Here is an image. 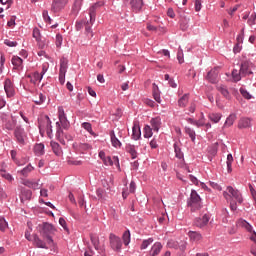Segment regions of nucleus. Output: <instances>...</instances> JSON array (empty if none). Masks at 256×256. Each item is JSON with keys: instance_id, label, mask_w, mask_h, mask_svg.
<instances>
[{"instance_id": "6", "label": "nucleus", "mask_w": 256, "mask_h": 256, "mask_svg": "<svg viewBox=\"0 0 256 256\" xmlns=\"http://www.w3.org/2000/svg\"><path fill=\"white\" fill-rule=\"evenodd\" d=\"M14 136L19 145H25V140L27 139V133H25V129H23L21 126H16L14 129Z\"/></svg>"}, {"instance_id": "31", "label": "nucleus", "mask_w": 256, "mask_h": 256, "mask_svg": "<svg viewBox=\"0 0 256 256\" xmlns=\"http://www.w3.org/2000/svg\"><path fill=\"white\" fill-rule=\"evenodd\" d=\"M221 113H210L208 115V119H210V121H212V123H219V121H221Z\"/></svg>"}, {"instance_id": "41", "label": "nucleus", "mask_w": 256, "mask_h": 256, "mask_svg": "<svg viewBox=\"0 0 256 256\" xmlns=\"http://www.w3.org/2000/svg\"><path fill=\"white\" fill-rule=\"evenodd\" d=\"M123 241L124 245H129V243L131 242V232H129V230H126L123 233Z\"/></svg>"}, {"instance_id": "19", "label": "nucleus", "mask_w": 256, "mask_h": 256, "mask_svg": "<svg viewBox=\"0 0 256 256\" xmlns=\"http://www.w3.org/2000/svg\"><path fill=\"white\" fill-rule=\"evenodd\" d=\"M217 91H219V93H221L225 99H231V92H229L227 86L220 84L217 86Z\"/></svg>"}, {"instance_id": "37", "label": "nucleus", "mask_w": 256, "mask_h": 256, "mask_svg": "<svg viewBox=\"0 0 256 256\" xmlns=\"http://www.w3.org/2000/svg\"><path fill=\"white\" fill-rule=\"evenodd\" d=\"M185 133L188 135L193 143H195V130L191 129L190 127L185 128Z\"/></svg>"}, {"instance_id": "7", "label": "nucleus", "mask_w": 256, "mask_h": 256, "mask_svg": "<svg viewBox=\"0 0 256 256\" xmlns=\"http://www.w3.org/2000/svg\"><path fill=\"white\" fill-rule=\"evenodd\" d=\"M253 71H255V65L252 62L245 61L241 64L240 74L242 77L253 75Z\"/></svg>"}, {"instance_id": "12", "label": "nucleus", "mask_w": 256, "mask_h": 256, "mask_svg": "<svg viewBox=\"0 0 256 256\" xmlns=\"http://www.w3.org/2000/svg\"><path fill=\"white\" fill-rule=\"evenodd\" d=\"M58 117L63 129H68L69 120H67V116H65V110H63V107L58 108Z\"/></svg>"}, {"instance_id": "35", "label": "nucleus", "mask_w": 256, "mask_h": 256, "mask_svg": "<svg viewBox=\"0 0 256 256\" xmlns=\"http://www.w3.org/2000/svg\"><path fill=\"white\" fill-rule=\"evenodd\" d=\"M67 65H68L67 59L62 58L60 60V71H59V73H67Z\"/></svg>"}, {"instance_id": "11", "label": "nucleus", "mask_w": 256, "mask_h": 256, "mask_svg": "<svg viewBox=\"0 0 256 256\" xmlns=\"http://www.w3.org/2000/svg\"><path fill=\"white\" fill-rule=\"evenodd\" d=\"M67 3H69V0H53L51 11H53V13H59V11H61V9H63Z\"/></svg>"}, {"instance_id": "55", "label": "nucleus", "mask_w": 256, "mask_h": 256, "mask_svg": "<svg viewBox=\"0 0 256 256\" xmlns=\"http://www.w3.org/2000/svg\"><path fill=\"white\" fill-rule=\"evenodd\" d=\"M240 93L245 99H251V94L245 88H240Z\"/></svg>"}, {"instance_id": "28", "label": "nucleus", "mask_w": 256, "mask_h": 256, "mask_svg": "<svg viewBox=\"0 0 256 256\" xmlns=\"http://www.w3.org/2000/svg\"><path fill=\"white\" fill-rule=\"evenodd\" d=\"M110 139H111L112 145L115 148L121 147V141H119V139H117V136H115V131H113V130L110 132Z\"/></svg>"}, {"instance_id": "17", "label": "nucleus", "mask_w": 256, "mask_h": 256, "mask_svg": "<svg viewBox=\"0 0 256 256\" xmlns=\"http://www.w3.org/2000/svg\"><path fill=\"white\" fill-rule=\"evenodd\" d=\"M236 225L237 227H242V229H246L248 233H253V226H251V224H249V222H247L246 220L239 219L236 222Z\"/></svg>"}, {"instance_id": "26", "label": "nucleus", "mask_w": 256, "mask_h": 256, "mask_svg": "<svg viewBox=\"0 0 256 256\" xmlns=\"http://www.w3.org/2000/svg\"><path fill=\"white\" fill-rule=\"evenodd\" d=\"M34 153L36 155H38V157H40L41 155H44L45 154V145H43L42 143L36 144L34 146Z\"/></svg>"}, {"instance_id": "8", "label": "nucleus", "mask_w": 256, "mask_h": 256, "mask_svg": "<svg viewBox=\"0 0 256 256\" xmlns=\"http://www.w3.org/2000/svg\"><path fill=\"white\" fill-rule=\"evenodd\" d=\"M109 241H110L111 249H113L114 251H119L121 249V247H123L121 238H119V236H117L113 233H111L109 235Z\"/></svg>"}, {"instance_id": "56", "label": "nucleus", "mask_w": 256, "mask_h": 256, "mask_svg": "<svg viewBox=\"0 0 256 256\" xmlns=\"http://www.w3.org/2000/svg\"><path fill=\"white\" fill-rule=\"evenodd\" d=\"M56 127H58L56 136L58 137V139H61V137H63V130H61V125L59 124V122L56 123Z\"/></svg>"}, {"instance_id": "50", "label": "nucleus", "mask_w": 256, "mask_h": 256, "mask_svg": "<svg viewBox=\"0 0 256 256\" xmlns=\"http://www.w3.org/2000/svg\"><path fill=\"white\" fill-rule=\"evenodd\" d=\"M1 177L6 179L7 181H13V176H11V174H9L3 170H1Z\"/></svg>"}, {"instance_id": "59", "label": "nucleus", "mask_w": 256, "mask_h": 256, "mask_svg": "<svg viewBox=\"0 0 256 256\" xmlns=\"http://www.w3.org/2000/svg\"><path fill=\"white\" fill-rule=\"evenodd\" d=\"M256 21V13H252L250 18L248 19V25H255Z\"/></svg>"}, {"instance_id": "16", "label": "nucleus", "mask_w": 256, "mask_h": 256, "mask_svg": "<svg viewBox=\"0 0 256 256\" xmlns=\"http://www.w3.org/2000/svg\"><path fill=\"white\" fill-rule=\"evenodd\" d=\"M27 77L28 79H30V83H32L33 85L41 83V79H43V75H41L39 72L29 74Z\"/></svg>"}, {"instance_id": "3", "label": "nucleus", "mask_w": 256, "mask_h": 256, "mask_svg": "<svg viewBox=\"0 0 256 256\" xmlns=\"http://www.w3.org/2000/svg\"><path fill=\"white\" fill-rule=\"evenodd\" d=\"M188 207L192 213H197V211H201L203 208V204L201 203V197L197 194V191L192 190L190 194V199L188 200Z\"/></svg>"}, {"instance_id": "10", "label": "nucleus", "mask_w": 256, "mask_h": 256, "mask_svg": "<svg viewBox=\"0 0 256 256\" xmlns=\"http://www.w3.org/2000/svg\"><path fill=\"white\" fill-rule=\"evenodd\" d=\"M210 219L211 217H209L208 214H204L203 216L194 219V225L199 229H203V227H207Z\"/></svg>"}, {"instance_id": "58", "label": "nucleus", "mask_w": 256, "mask_h": 256, "mask_svg": "<svg viewBox=\"0 0 256 256\" xmlns=\"http://www.w3.org/2000/svg\"><path fill=\"white\" fill-rule=\"evenodd\" d=\"M177 59L179 61V63H184L183 60V49L179 48L178 53H177Z\"/></svg>"}, {"instance_id": "39", "label": "nucleus", "mask_w": 256, "mask_h": 256, "mask_svg": "<svg viewBox=\"0 0 256 256\" xmlns=\"http://www.w3.org/2000/svg\"><path fill=\"white\" fill-rule=\"evenodd\" d=\"M36 41L39 49H45V47L49 45V41H47V38H40L39 40H36Z\"/></svg>"}, {"instance_id": "61", "label": "nucleus", "mask_w": 256, "mask_h": 256, "mask_svg": "<svg viewBox=\"0 0 256 256\" xmlns=\"http://www.w3.org/2000/svg\"><path fill=\"white\" fill-rule=\"evenodd\" d=\"M153 97L157 103H161V96L159 95V92L154 89Z\"/></svg>"}, {"instance_id": "25", "label": "nucleus", "mask_w": 256, "mask_h": 256, "mask_svg": "<svg viewBox=\"0 0 256 256\" xmlns=\"http://www.w3.org/2000/svg\"><path fill=\"white\" fill-rule=\"evenodd\" d=\"M188 103H189V94H184L178 100V106L182 108L187 107Z\"/></svg>"}, {"instance_id": "4", "label": "nucleus", "mask_w": 256, "mask_h": 256, "mask_svg": "<svg viewBox=\"0 0 256 256\" xmlns=\"http://www.w3.org/2000/svg\"><path fill=\"white\" fill-rule=\"evenodd\" d=\"M104 5H105V3H103V2H97L92 7H90V9H89L90 21L86 22V26H85L86 33H91V25H93V23H95L97 9H99V7H103Z\"/></svg>"}, {"instance_id": "42", "label": "nucleus", "mask_w": 256, "mask_h": 256, "mask_svg": "<svg viewBox=\"0 0 256 256\" xmlns=\"http://www.w3.org/2000/svg\"><path fill=\"white\" fill-rule=\"evenodd\" d=\"M10 153L13 161L16 163V165H18V167H21V165L25 164V162L21 163L19 160H17V151L12 150Z\"/></svg>"}, {"instance_id": "27", "label": "nucleus", "mask_w": 256, "mask_h": 256, "mask_svg": "<svg viewBox=\"0 0 256 256\" xmlns=\"http://www.w3.org/2000/svg\"><path fill=\"white\" fill-rule=\"evenodd\" d=\"M235 121H237V115L230 114L224 123V127H231L233 125V123H235Z\"/></svg>"}, {"instance_id": "53", "label": "nucleus", "mask_w": 256, "mask_h": 256, "mask_svg": "<svg viewBox=\"0 0 256 256\" xmlns=\"http://www.w3.org/2000/svg\"><path fill=\"white\" fill-rule=\"evenodd\" d=\"M243 37H245L244 30L236 38L238 45H243Z\"/></svg>"}, {"instance_id": "57", "label": "nucleus", "mask_w": 256, "mask_h": 256, "mask_svg": "<svg viewBox=\"0 0 256 256\" xmlns=\"http://www.w3.org/2000/svg\"><path fill=\"white\" fill-rule=\"evenodd\" d=\"M4 44L8 47H17V41H11L9 39L4 40Z\"/></svg>"}, {"instance_id": "21", "label": "nucleus", "mask_w": 256, "mask_h": 256, "mask_svg": "<svg viewBox=\"0 0 256 256\" xmlns=\"http://www.w3.org/2000/svg\"><path fill=\"white\" fill-rule=\"evenodd\" d=\"M150 123L153 131H156V133L159 132V129H161V118L160 117L152 118Z\"/></svg>"}, {"instance_id": "49", "label": "nucleus", "mask_w": 256, "mask_h": 256, "mask_svg": "<svg viewBox=\"0 0 256 256\" xmlns=\"http://www.w3.org/2000/svg\"><path fill=\"white\" fill-rule=\"evenodd\" d=\"M180 27L182 31H187L189 27V20H187L186 18L184 20H181Z\"/></svg>"}, {"instance_id": "1", "label": "nucleus", "mask_w": 256, "mask_h": 256, "mask_svg": "<svg viewBox=\"0 0 256 256\" xmlns=\"http://www.w3.org/2000/svg\"><path fill=\"white\" fill-rule=\"evenodd\" d=\"M223 195L226 201L230 203L231 211H237V203H243V196L241 195V192H239V190H235L232 186H228ZM233 199H235L237 203L233 202Z\"/></svg>"}, {"instance_id": "15", "label": "nucleus", "mask_w": 256, "mask_h": 256, "mask_svg": "<svg viewBox=\"0 0 256 256\" xmlns=\"http://www.w3.org/2000/svg\"><path fill=\"white\" fill-rule=\"evenodd\" d=\"M217 77H219V70L217 68H214L208 72L206 79L210 83H216Z\"/></svg>"}, {"instance_id": "60", "label": "nucleus", "mask_w": 256, "mask_h": 256, "mask_svg": "<svg viewBox=\"0 0 256 256\" xmlns=\"http://www.w3.org/2000/svg\"><path fill=\"white\" fill-rule=\"evenodd\" d=\"M79 147H80V151H89V149H91V145L87 143H82L79 145Z\"/></svg>"}, {"instance_id": "43", "label": "nucleus", "mask_w": 256, "mask_h": 256, "mask_svg": "<svg viewBox=\"0 0 256 256\" xmlns=\"http://www.w3.org/2000/svg\"><path fill=\"white\" fill-rule=\"evenodd\" d=\"M9 227V224L5 220V218L0 217V231H5Z\"/></svg>"}, {"instance_id": "40", "label": "nucleus", "mask_w": 256, "mask_h": 256, "mask_svg": "<svg viewBox=\"0 0 256 256\" xmlns=\"http://www.w3.org/2000/svg\"><path fill=\"white\" fill-rule=\"evenodd\" d=\"M90 239H91V243L94 246V249H96V251H98L99 249V237L95 236V235H90Z\"/></svg>"}, {"instance_id": "2", "label": "nucleus", "mask_w": 256, "mask_h": 256, "mask_svg": "<svg viewBox=\"0 0 256 256\" xmlns=\"http://www.w3.org/2000/svg\"><path fill=\"white\" fill-rule=\"evenodd\" d=\"M38 231L41 237H43V239L47 241V244L50 245V247H52V245H55V243L53 242V235H55V232L57 231V229H55V226L45 222L38 226Z\"/></svg>"}, {"instance_id": "63", "label": "nucleus", "mask_w": 256, "mask_h": 256, "mask_svg": "<svg viewBox=\"0 0 256 256\" xmlns=\"http://www.w3.org/2000/svg\"><path fill=\"white\" fill-rule=\"evenodd\" d=\"M65 73L66 72H59V82L61 83V85L65 84Z\"/></svg>"}, {"instance_id": "34", "label": "nucleus", "mask_w": 256, "mask_h": 256, "mask_svg": "<svg viewBox=\"0 0 256 256\" xmlns=\"http://www.w3.org/2000/svg\"><path fill=\"white\" fill-rule=\"evenodd\" d=\"M23 185L26 187H29L30 189H38L39 188V183L31 181V180H24Z\"/></svg>"}, {"instance_id": "45", "label": "nucleus", "mask_w": 256, "mask_h": 256, "mask_svg": "<svg viewBox=\"0 0 256 256\" xmlns=\"http://www.w3.org/2000/svg\"><path fill=\"white\" fill-rule=\"evenodd\" d=\"M174 151H175V155L178 159H183V152L181 151V148H179V146H177V144H174Z\"/></svg>"}, {"instance_id": "36", "label": "nucleus", "mask_w": 256, "mask_h": 256, "mask_svg": "<svg viewBox=\"0 0 256 256\" xmlns=\"http://www.w3.org/2000/svg\"><path fill=\"white\" fill-rule=\"evenodd\" d=\"M144 137L146 139H149V138L153 137V128H151V126L146 125L144 127Z\"/></svg>"}, {"instance_id": "44", "label": "nucleus", "mask_w": 256, "mask_h": 256, "mask_svg": "<svg viewBox=\"0 0 256 256\" xmlns=\"http://www.w3.org/2000/svg\"><path fill=\"white\" fill-rule=\"evenodd\" d=\"M241 77H243V75H241V72L235 69L232 71V78L234 79V81H241Z\"/></svg>"}, {"instance_id": "51", "label": "nucleus", "mask_w": 256, "mask_h": 256, "mask_svg": "<svg viewBox=\"0 0 256 256\" xmlns=\"http://www.w3.org/2000/svg\"><path fill=\"white\" fill-rule=\"evenodd\" d=\"M24 199L29 200L31 199V190L24 191L22 196H21V201Z\"/></svg>"}, {"instance_id": "23", "label": "nucleus", "mask_w": 256, "mask_h": 256, "mask_svg": "<svg viewBox=\"0 0 256 256\" xmlns=\"http://www.w3.org/2000/svg\"><path fill=\"white\" fill-rule=\"evenodd\" d=\"M132 137L135 141L141 139V128L138 124H134L132 128Z\"/></svg>"}, {"instance_id": "52", "label": "nucleus", "mask_w": 256, "mask_h": 256, "mask_svg": "<svg viewBox=\"0 0 256 256\" xmlns=\"http://www.w3.org/2000/svg\"><path fill=\"white\" fill-rule=\"evenodd\" d=\"M63 45V36L61 34L56 35V47H61Z\"/></svg>"}, {"instance_id": "33", "label": "nucleus", "mask_w": 256, "mask_h": 256, "mask_svg": "<svg viewBox=\"0 0 256 256\" xmlns=\"http://www.w3.org/2000/svg\"><path fill=\"white\" fill-rule=\"evenodd\" d=\"M33 166H31V164L27 165L24 169L18 171V173H20V175H23V177H28L29 173H31V171H33Z\"/></svg>"}, {"instance_id": "9", "label": "nucleus", "mask_w": 256, "mask_h": 256, "mask_svg": "<svg viewBox=\"0 0 256 256\" xmlns=\"http://www.w3.org/2000/svg\"><path fill=\"white\" fill-rule=\"evenodd\" d=\"M4 91L8 98L15 97V85L9 78L4 81Z\"/></svg>"}, {"instance_id": "30", "label": "nucleus", "mask_w": 256, "mask_h": 256, "mask_svg": "<svg viewBox=\"0 0 256 256\" xmlns=\"http://www.w3.org/2000/svg\"><path fill=\"white\" fill-rule=\"evenodd\" d=\"M12 65L15 69H19L23 65V59H21L19 56H13Z\"/></svg>"}, {"instance_id": "64", "label": "nucleus", "mask_w": 256, "mask_h": 256, "mask_svg": "<svg viewBox=\"0 0 256 256\" xmlns=\"http://www.w3.org/2000/svg\"><path fill=\"white\" fill-rule=\"evenodd\" d=\"M15 19H16L15 16H12V17L10 18V20H9L8 23H7L8 27H15Z\"/></svg>"}, {"instance_id": "22", "label": "nucleus", "mask_w": 256, "mask_h": 256, "mask_svg": "<svg viewBox=\"0 0 256 256\" xmlns=\"http://www.w3.org/2000/svg\"><path fill=\"white\" fill-rule=\"evenodd\" d=\"M53 153L57 155V157H61L63 155V150L61 149V146L57 142H51L50 143Z\"/></svg>"}, {"instance_id": "54", "label": "nucleus", "mask_w": 256, "mask_h": 256, "mask_svg": "<svg viewBox=\"0 0 256 256\" xmlns=\"http://www.w3.org/2000/svg\"><path fill=\"white\" fill-rule=\"evenodd\" d=\"M208 153H210V155H217V144L210 146L208 148Z\"/></svg>"}, {"instance_id": "14", "label": "nucleus", "mask_w": 256, "mask_h": 256, "mask_svg": "<svg viewBox=\"0 0 256 256\" xmlns=\"http://www.w3.org/2000/svg\"><path fill=\"white\" fill-rule=\"evenodd\" d=\"M33 245H34V247H37L38 249H49V247H47V245H48L47 240H46V242L43 241L36 234L33 236Z\"/></svg>"}, {"instance_id": "29", "label": "nucleus", "mask_w": 256, "mask_h": 256, "mask_svg": "<svg viewBox=\"0 0 256 256\" xmlns=\"http://www.w3.org/2000/svg\"><path fill=\"white\" fill-rule=\"evenodd\" d=\"M126 151L132 157V159H137V150H135V145L128 144L126 146Z\"/></svg>"}, {"instance_id": "48", "label": "nucleus", "mask_w": 256, "mask_h": 256, "mask_svg": "<svg viewBox=\"0 0 256 256\" xmlns=\"http://www.w3.org/2000/svg\"><path fill=\"white\" fill-rule=\"evenodd\" d=\"M82 127H83V129H85L86 131H88V133H90L91 135H93V128L91 127V123L84 122V123H82Z\"/></svg>"}, {"instance_id": "13", "label": "nucleus", "mask_w": 256, "mask_h": 256, "mask_svg": "<svg viewBox=\"0 0 256 256\" xmlns=\"http://www.w3.org/2000/svg\"><path fill=\"white\" fill-rule=\"evenodd\" d=\"M188 237L192 243H201L203 241V234L197 231H189Z\"/></svg>"}, {"instance_id": "24", "label": "nucleus", "mask_w": 256, "mask_h": 256, "mask_svg": "<svg viewBox=\"0 0 256 256\" xmlns=\"http://www.w3.org/2000/svg\"><path fill=\"white\" fill-rule=\"evenodd\" d=\"M251 127V119L249 118H242L238 122V129H247Z\"/></svg>"}, {"instance_id": "46", "label": "nucleus", "mask_w": 256, "mask_h": 256, "mask_svg": "<svg viewBox=\"0 0 256 256\" xmlns=\"http://www.w3.org/2000/svg\"><path fill=\"white\" fill-rule=\"evenodd\" d=\"M33 37L36 41L40 40L43 38V36H41V31L39 30V28H34L33 30Z\"/></svg>"}, {"instance_id": "47", "label": "nucleus", "mask_w": 256, "mask_h": 256, "mask_svg": "<svg viewBox=\"0 0 256 256\" xmlns=\"http://www.w3.org/2000/svg\"><path fill=\"white\" fill-rule=\"evenodd\" d=\"M151 243H153V238H149V239H147V240H144L143 242H142V244H141V246H140V249H147V247L149 246V245H151Z\"/></svg>"}, {"instance_id": "20", "label": "nucleus", "mask_w": 256, "mask_h": 256, "mask_svg": "<svg viewBox=\"0 0 256 256\" xmlns=\"http://www.w3.org/2000/svg\"><path fill=\"white\" fill-rule=\"evenodd\" d=\"M161 249H163V245L161 244V242H156L150 250V256L159 255L161 253Z\"/></svg>"}, {"instance_id": "5", "label": "nucleus", "mask_w": 256, "mask_h": 256, "mask_svg": "<svg viewBox=\"0 0 256 256\" xmlns=\"http://www.w3.org/2000/svg\"><path fill=\"white\" fill-rule=\"evenodd\" d=\"M39 129L40 131H46L48 137H51L53 134V126H51V119H49V116H44L39 120Z\"/></svg>"}, {"instance_id": "62", "label": "nucleus", "mask_w": 256, "mask_h": 256, "mask_svg": "<svg viewBox=\"0 0 256 256\" xmlns=\"http://www.w3.org/2000/svg\"><path fill=\"white\" fill-rule=\"evenodd\" d=\"M44 102H45V96L43 94H39V99L34 101L36 105H41Z\"/></svg>"}, {"instance_id": "32", "label": "nucleus", "mask_w": 256, "mask_h": 256, "mask_svg": "<svg viewBox=\"0 0 256 256\" xmlns=\"http://www.w3.org/2000/svg\"><path fill=\"white\" fill-rule=\"evenodd\" d=\"M17 125V121L15 120V118H11V120H8L5 124V128L8 131H13L15 129V126Z\"/></svg>"}, {"instance_id": "38", "label": "nucleus", "mask_w": 256, "mask_h": 256, "mask_svg": "<svg viewBox=\"0 0 256 256\" xmlns=\"http://www.w3.org/2000/svg\"><path fill=\"white\" fill-rule=\"evenodd\" d=\"M226 165H227L228 173H231V171H233V168H232V165H233V155L232 154H228L227 155Z\"/></svg>"}, {"instance_id": "18", "label": "nucleus", "mask_w": 256, "mask_h": 256, "mask_svg": "<svg viewBox=\"0 0 256 256\" xmlns=\"http://www.w3.org/2000/svg\"><path fill=\"white\" fill-rule=\"evenodd\" d=\"M130 5L135 13H139L143 9V0H131Z\"/></svg>"}]
</instances>
